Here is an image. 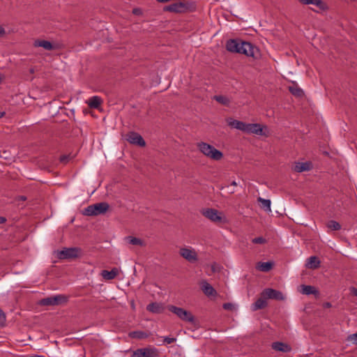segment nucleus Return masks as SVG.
Here are the masks:
<instances>
[{
	"mask_svg": "<svg viewBox=\"0 0 357 357\" xmlns=\"http://www.w3.org/2000/svg\"><path fill=\"white\" fill-rule=\"evenodd\" d=\"M197 146L202 153L211 160L218 161L223 157V154L220 151L206 142H198Z\"/></svg>",
	"mask_w": 357,
	"mask_h": 357,
	"instance_id": "1",
	"label": "nucleus"
},
{
	"mask_svg": "<svg viewBox=\"0 0 357 357\" xmlns=\"http://www.w3.org/2000/svg\"><path fill=\"white\" fill-rule=\"evenodd\" d=\"M109 208V205L107 202H100L85 208L83 214L87 216L98 215L105 213Z\"/></svg>",
	"mask_w": 357,
	"mask_h": 357,
	"instance_id": "2",
	"label": "nucleus"
},
{
	"mask_svg": "<svg viewBox=\"0 0 357 357\" xmlns=\"http://www.w3.org/2000/svg\"><path fill=\"white\" fill-rule=\"evenodd\" d=\"M167 309L183 321L193 324L195 321L193 314L182 307L170 305L167 306Z\"/></svg>",
	"mask_w": 357,
	"mask_h": 357,
	"instance_id": "3",
	"label": "nucleus"
},
{
	"mask_svg": "<svg viewBox=\"0 0 357 357\" xmlns=\"http://www.w3.org/2000/svg\"><path fill=\"white\" fill-rule=\"evenodd\" d=\"M80 251L78 248H65L62 250H56L55 253L59 259H70L77 258Z\"/></svg>",
	"mask_w": 357,
	"mask_h": 357,
	"instance_id": "4",
	"label": "nucleus"
},
{
	"mask_svg": "<svg viewBox=\"0 0 357 357\" xmlns=\"http://www.w3.org/2000/svg\"><path fill=\"white\" fill-rule=\"evenodd\" d=\"M266 126H261L259 123H246L244 132L248 134H255L261 136H268L264 130H266Z\"/></svg>",
	"mask_w": 357,
	"mask_h": 357,
	"instance_id": "5",
	"label": "nucleus"
},
{
	"mask_svg": "<svg viewBox=\"0 0 357 357\" xmlns=\"http://www.w3.org/2000/svg\"><path fill=\"white\" fill-rule=\"evenodd\" d=\"M159 351L155 347L137 349L132 354V357H158Z\"/></svg>",
	"mask_w": 357,
	"mask_h": 357,
	"instance_id": "6",
	"label": "nucleus"
},
{
	"mask_svg": "<svg viewBox=\"0 0 357 357\" xmlns=\"http://www.w3.org/2000/svg\"><path fill=\"white\" fill-rule=\"evenodd\" d=\"M190 5L186 2H177L164 8L165 11H169L175 13H185L189 10Z\"/></svg>",
	"mask_w": 357,
	"mask_h": 357,
	"instance_id": "7",
	"label": "nucleus"
},
{
	"mask_svg": "<svg viewBox=\"0 0 357 357\" xmlns=\"http://www.w3.org/2000/svg\"><path fill=\"white\" fill-rule=\"evenodd\" d=\"M241 51L240 54H243L248 56L257 58L259 55V50L257 47L252 45L250 43L242 42L241 45Z\"/></svg>",
	"mask_w": 357,
	"mask_h": 357,
	"instance_id": "8",
	"label": "nucleus"
},
{
	"mask_svg": "<svg viewBox=\"0 0 357 357\" xmlns=\"http://www.w3.org/2000/svg\"><path fill=\"white\" fill-rule=\"evenodd\" d=\"M261 295L267 299H273L276 301H284L285 298L280 291L271 288L264 289L261 293Z\"/></svg>",
	"mask_w": 357,
	"mask_h": 357,
	"instance_id": "9",
	"label": "nucleus"
},
{
	"mask_svg": "<svg viewBox=\"0 0 357 357\" xmlns=\"http://www.w3.org/2000/svg\"><path fill=\"white\" fill-rule=\"evenodd\" d=\"M203 215L206 218L215 223H220L222 222V217L221 213L214 208H206L202 211Z\"/></svg>",
	"mask_w": 357,
	"mask_h": 357,
	"instance_id": "10",
	"label": "nucleus"
},
{
	"mask_svg": "<svg viewBox=\"0 0 357 357\" xmlns=\"http://www.w3.org/2000/svg\"><path fill=\"white\" fill-rule=\"evenodd\" d=\"M180 255L190 263L197 261V254L192 248H182L179 250Z\"/></svg>",
	"mask_w": 357,
	"mask_h": 357,
	"instance_id": "11",
	"label": "nucleus"
},
{
	"mask_svg": "<svg viewBox=\"0 0 357 357\" xmlns=\"http://www.w3.org/2000/svg\"><path fill=\"white\" fill-rule=\"evenodd\" d=\"M127 140L132 144L138 145L141 147L145 146L146 142L143 137L138 133L130 132L128 134Z\"/></svg>",
	"mask_w": 357,
	"mask_h": 357,
	"instance_id": "12",
	"label": "nucleus"
},
{
	"mask_svg": "<svg viewBox=\"0 0 357 357\" xmlns=\"http://www.w3.org/2000/svg\"><path fill=\"white\" fill-rule=\"evenodd\" d=\"M241 43L237 40L230 39L227 42L226 48L229 52L240 53Z\"/></svg>",
	"mask_w": 357,
	"mask_h": 357,
	"instance_id": "13",
	"label": "nucleus"
},
{
	"mask_svg": "<svg viewBox=\"0 0 357 357\" xmlns=\"http://www.w3.org/2000/svg\"><path fill=\"white\" fill-rule=\"evenodd\" d=\"M312 168V164L311 162H295V165L293 167V170L296 172H307L311 170Z\"/></svg>",
	"mask_w": 357,
	"mask_h": 357,
	"instance_id": "14",
	"label": "nucleus"
},
{
	"mask_svg": "<svg viewBox=\"0 0 357 357\" xmlns=\"http://www.w3.org/2000/svg\"><path fill=\"white\" fill-rule=\"evenodd\" d=\"M146 310L152 313L160 314L163 312L165 307L163 304L160 303H151L146 306Z\"/></svg>",
	"mask_w": 357,
	"mask_h": 357,
	"instance_id": "15",
	"label": "nucleus"
},
{
	"mask_svg": "<svg viewBox=\"0 0 357 357\" xmlns=\"http://www.w3.org/2000/svg\"><path fill=\"white\" fill-rule=\"evenodd\" d=\"M201 288L206 296H215L217 292L215 289L206 281H202Z\"/></svg>",
	"mask_w": 357,
	"mask_h": 357,
	"instance_id": "16",
	"label": "nucleus"
},
{
	"mask_svg": "<svg viewBox=\"0 0 357 357\" xmlns=\"http://www.w3.org/2000/svg\"><path fill=\"white\" fill-rule=\"evenodd\" d=\"M266 299L261 295V297L252 305V310L257 311L265 308L267 306Z\"/></svg>",
	"mask_w": 357,
	"mask_h": 357,
	"instance_id": "17",
	"label": "nucleus"
},
{
	"mask_svg": "<svg viewBox=\"0 0 357 357\" xmlns=\"http://www.w3.org/2000/svg\"><path fill=\"white\" fill-rule=\"evenodd\" d=\"M273 349L284 353L289 352L291 349V347L281 342H275L272 344Z\"/></svg>",
	"mask_w": 357,
	"mask_h": 357,
	"instance_id": "18",
	"label": "nucleus"
},
{
	"mask_svg": "<svg viewBox=\"0 0 357 357\" xmlns=\"http://www.w3.org/2000/svg\"><path fill=\"white\" fill-rule=\"evenodd\" d=\"M227 123L230 127L236 128L243 132H244L245 124H246V123H244L243 121H240L238 120H235L231 118L227 119Z\"/></svg>",
	"mask_w": 357,
	"mask_h": 357,
	"instance_id": "19",
	"label": "nucleus"
},
{
	"mask_svg": "<svg viewBox=\"0 0 357 357\" xmlns=\"http://www.w3.org/2000/svg\"><path fill=\"white\" fill-rule=\"evenodd\" d=\"M118 273H119L118 269L116 268H114L109 271H107V270L102 271L101 275L105 280H110L115 278V277L118 275Z\"/></svg>",
	"mask_w": 357,
	"mask_h": 357,
	"instance_id": "20",
	"label": "nucleus"
},
{
	"mask_svg": "<svg viewBox=\"0 0 357 357\" xmlns=\"http://www.w3.org/2000/svg\"><path fill=\"white\" fill-rule=\"evenodd\" d=\"M35 47H41L46 50H52L54 49V45L48 40H37L34 42Z\"/></svg>",
	"mask_w": 357,
	"mask_h": 357,
	"instance_id": "21",
	"label": "nucleus"
},
{
	"mask_svg": "<svg viewBox=\"0 0 357 357\" xmlns=\"http://www.w3.org/2000/svg\"><path fill=\"white\" fill-rule=\"evenodd\" d=\"M320 260L316 256H312L307 259L306 266L309 268L315 269L319 267Z\"/></svg>",
	"mask_w": 357,
	"mask_h": 357,
	"instance_id": "22",
	"label": "nucleus"
},
{
	"mask_svg": "<svg viewBox=\"0 0 357 357\" xmlns=\"http://www.w3.org/2000/svg\"><path fill=\"white\" fill-rule=\"evenodd\" d=\"M273 263L271 261L259 262L257 265V268L262 272H268L273 268Z\"/></svg>",
	"mask_w": 357,
	"mask_h": 357,
	"instance_id": "23",
	"label": "nucleus"
},
{
	"mask_svg": "<svg viewBox=\"0 0 357 357\" xmlns=\"http://www.w3.org/2000/svg\"><path fill=\"white\" fill-rule=\"evenodd\" d=\"M101 103H102V100L98 96H93L88 101V105H89V107L94 108V109L98 108L100 107V105H101Z\"/></svg>",
	"mask_w": 357,
	"mask_h": 357,
	"instance_id": "24",
	"label": "nucleus"
},
{
	"mask_svg": "<svg viewBox=\"0 0 357 357\" xmlns=\"http://www.w3.org/2000/svg\"><path fill=\"white\" fill-rule=\"evenodd\" d=\"M129 337L134 339L142 340L149 337V334L141 331H135L129 333Z\"/></svg>",
	"mask_w": 357,
	"mask_h": 357,
	"instance_id": "25",
	"label": "nucleus"
},
{
	"mask_svg": "<svg viewBox=\"0 0 357 357\" xmlns=\"http://www.w3.org/2000/svg\"><path fill=\"white\" fill-rule=\"evenodd\" d=\"M125 241L128 242V243L134 245H139V246H144V241L139 238L134 236H128L125 238Z\"/></svg>",
	"mask_w": 357,
	"mask_h": 357,
	"instance_id": "26",
	"label": "nucleus"
},
{
	"mask_svg": "<svg viewBox=\"0 0 357 357\" xmlns=\"http://www.w3.org/2000/svg\"><path fill=\"white\" fill-rule=\"evenodd\" d=\"M301 293L305 295H310V294H318V291L312 286L310 285H301Z\"/></svg>",
	"mask_w": 357,
	"mask_h": 357,
	"instance_id": "27",
	"label": "nucleus"
},
{
	"mask_svg": "<svg viewBox=\"0 0 357 357\" xmlns=\"http://www.w3.org/2000/svg\"><path fill=\"white\" fill-rule=\"evenodd\" d=\"M258 202L261 204V208H264L266 211H271V200L270 199H265L261 197H259L257 199Z\"/></svg>",
	"mask_w": 357,
	"mask_h": 357,
	"instance_id": "28",
	"label": "nucleus"
},
{
	"mask_svg": "<svg viewBox=\"0 0 357 357\" xmlns=\"http://www.w3.org/2000/svg\"><path fill=\"white\" fill-rule=\"evenodd\" d=\"M213 99L222 105L228 106L230 103L229 99L225 96H215Z\"/></svg>",
	"mask_w": 357,
	"mask_h": 357,
	"instance_id": "29",
	"label": "nucleus"
},
{
	"mask_svg": "<svg viewBox=\"0 0 357 357\" xmlns=\"http://www.w3.org/2000/svg\"><path fill=\"white\" fill-rule=\"evenodd\" d=\"M289 91L296 97H301L303 95V91L297 86H291L289 87Z\"/></svg>",
	"mask_w": 357,
	"mask_h": 357,
	"instance_id": "30",
	"label": "nucleus"
},
{
	"mask_svg": "<svg viewBox=\"0 0 357 357\" xmlns=\"http://www.w3.org/2000/svg\"><path fill=\"white\" fill-rule=\"evenodd\" d=\"M326 225L329 229L333 231H337L341 229V225H340V223L335 220L328 221Z\"/></svg>",
	"mask_w": 357,
	"mask_h": 357,
	"instance_id": "31",
	"label": "nucleus"
},
{
	"mask_svg": "<svg viewBox=\"0 0 357 357\" xmlns=\"http://www.w3.org/2000/svg\"><path fill=\"white\" fill-rule=\"evenodd\" d=\"M52 297H53L54 305L66 302V301H67L66 297L63 295H57V296H54Z\"/></svg>",
	"mask_w": 357,
	"mask_h": 357,
	"instance_id": "32",
	"label": "nucleus"
},
{
	"mask_svg": "<svg viewBox=\"0 0 357 357\" xmlns=\"http://www.w3.org/2000/svg\"><path fill=\"white\" fill-rule=\"evenodd\" d=\"M40 304L42 305H54L53 297L50 296V297H47V298L42 299L40 301Z\"/></svg>",
	"mask_w": 357,
	"mask_h": 357,
	"instance_id": "33",
	"label": "nucleus"
},
{
	"mask_svg": "<svg viewBox=\"0 0 357 357\" xmlns=\"http://www.w3.org/2000/svg\"><path fill=\"white\" fill-rule=\"evenodd\" d=\"M310 4L315 5L320 9H323L324 7V3L321 0H311Z\"/></svg>",
	"mask_w": 357,
	"mask_h": 357,
	"instance_id": "34",
	"label": "nucleus"
},
{
	"mask_svg": "<svg viewBox=\"0 0 357 357\" xmlns=\"http://www.w3.org/2000/svg\"><path fill=\"white\" fill-rule=\"evenodd\" d=\"M222 307L226 310L233 311L235 310V305L231 303H225L223 304Z\"/></svg>",
	"mask_w": 357,
	"mask_h": 357,
	"instance_id": "35",
	"label": "nucleus"
},
{
	"mask_svg": "<svg viewBox=\"0 0 357 357\" xmlns=\"http://www.w3.org/2000/svg\"><path fill=\"white\" fill-rule=\"evenodd\" d=\"M252 242L255 244H263L266 243V239L261 236L255 238L252 240Z\"/></svg>",
	"mask_w": 357,
	"mask_h": 357,
	"instance_id": "36",
	"label": "nucleus"
},
{
	"mask_svg": "<svg viewBox=\"0 0 357 357\" xmlns=\"http://www.w3.org/2000/svg\"><path fill=\"white\" fill-rule=\"evenodd\" d=\"M347 340L351 342L354 344H357V332L354 334L349 335Z\"/></svg>",
	"mask_w": 357,
	"mask_h": 357,
	"instance_id": "37",
	"label": "nucleus"
},
{
	"mask_svg": "<svg viewBox=\"0 0 357 357\" xmlns=\"http://www.w3.org/2000/svg\"><path fill=\"white\" fill-rule=\"evenodd\" d=\"M6 321V315L0 309V326H3Z\"/></svg>",
	"mask_w": 357,
	"mask_h": 357,
	"instance_id": "38",
	"label": "nucleus"
},
{
	"mask_svg": "<svg viewBox=\"0 0 357 357\" xmlns=\"http://www.w3.org/2000/svg\"><path fill=\"white\" fill-rule=\"evenodd\" d=\"M176 341V339L175 337H165L164 339V342L167 344H172Z\"/></svg>",
	"mask_w": 357,
	"mask_h": 357,
	"instance_id": "39",
	"label": "nucleus"
},
{
	"mask_svg": "<svg viewBox=\"0 0 357 357\" xmlns=\"http://www.w3.org/2000/svg\"><path fill=\"white\" fill-rule=\"evenodd\" d=\"M69 155H61L60 158V161L63 163H66L68 161Z\"/></svg>",
	"mask_w": 357,
	"mask_h": 357,
	"instance_id": "40",
	"label": "nucleus"
},
{
	"mask_svg": "<svg viewBox=\"0 0 357 357\" xmlns=\"http://www.w3.org/2000/svg\"><path fill=\"white\" fill-rule=\"evenodd\" d=\"M350 291H351L352 295H354V296L357 297V289L356 288L351 287L350 288Z\"/></svg>",
	"mask_w": 357,
	"mask_h": 357,
	"instance_id": "41",
	"label": "nucleus"
},
{
	"mask_svg": "<svg viewBox=\"0 0 357 357\" xmlns=\"http://www.w3.org/2000/svg\"><path fill=\"white\" fill-rule=\"evenodd\" d=\"M132 13L135 15H140L142 13V11L139 8H134Z\"/></svg>",
	"mask_w": 357,
	"mask_h": 357,
	"instance_id": "42",
	"label": "nucleus"
},
{
	"mask_svg": "<svg viewBox=\"0 0 357 357\" xmlns=\"http://www.w3.org/2000/svg\"><path fill=\"white\" fill-rule=\"evenodd\" d=\"M5 34H6L5 29L3 26H0V36H5Z\"/></svg>",
	"mask_w": 357,
	"mask_h": 357,
	"instance_id": "43",
	"label": "nucleus"
},
{
	"mask_svg": "<svg viewBox=\"0 0 357 357\" xmlns=\"http://www.w3.org/2000/svg\"><path fill=\"white\" fill-rule=\"evenodd\" d=\"M301 3H303V4H306V5H308V4H310L311 3V0H298Z\"/></svg>",
	"mask_w": 357,
	"mask_h": 357,
	"instance_id": "44",
	"label": "nucleus"
},
{
	"mask_svg": "<svg viewBox=\"0 0 357 357\" xmlns=\"http://www.w3.org/2000/svg\"><path fill=\"white\" fill-rule=\"evenodd\" d=\"M6 222V218L4 217H0V224H3Z\"/></svg>",
	"mask_w": 357,
	"mask_h": 357,
	"instance_id": "45",
	"label": "nucleus"
},
{
	"mask_svg": "<svg viewBox=\"0 0 357 357\" xmlns=\"http://www.w3.org/2000/svg\"><path fill=\"white\" fill-rule=\"evenodd\" d=\"M324 307H331V303H328V302L325 303L324 304Z\"/></svg>",
	"mask_w": 357,
	"mask_h": 357,
	"instance_id": "46",
	"label": "nucleus"
},
{
	"mask_svg": "<svg viewBox=\"0 0 357 357\" xmlns=\"http://www.w3.org/2000/svg\"><path fill=\"white\" fill-rule=\"evenodd\" d=\"M231 185H234V186H236L237 185V183L236 181H232L231 183Z\"/></svg>",
	"mask_w": 357,
	"mask_h": 357,
	"instance_id": "47",
	"label": "nucleus"
},
{
	"mask_svg": "<svg viewBox=\"0 0 357 357\" xmlns=\"http://www.w3.org/2000/svg\"><path fill=\"white\" fill-rule=\"evenodd\" d=\"M5 114V112H0V118L3 117Z\"/></svg>",
	"mask_w": 357,
	"mask_h": 357,
	"instance_id": "48",
	"label": "nucleus"
},
{
	"mask_svg": "<svg viewBox=\"0 0 357 357\" xmlns=\"http://www.w3.org/2000/svg\"><path fill=\"white\" fill-rule=\"evenodd\" d=\"M30 73H34V69L33 68H31L30 69Z\"/></svg>",
	"mask_w": 357,
	"mask_h": 357,
	"instance_id": "49",
	"label": "nucleus"
},
{
	"mask_svg": "<svg viewBox=\"0 0 357 357\" xmlns=\"http://www.w3.org/2000/svg\"><path fill=\"white\" fill-rule=\"evenodd\" d=\"M22 200H25V199H26V197H22Z\"/></svg>",
	"mask_w": 357,
	"mask_h": 357,
	"instance_id": "50",
	"label": "nucleus"
}]
</instances>
